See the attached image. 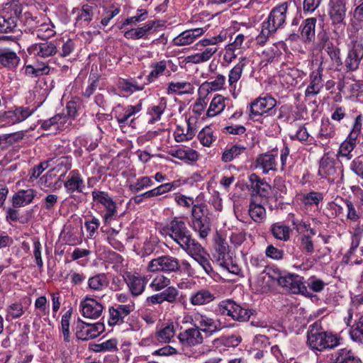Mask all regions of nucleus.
Instances as JSON below:
<instances>
[{"label":"nucleus","mask_w":363,"mask_h":363,"mask_svg":"<svg viewBox=\"0 0 363 363\" xmlns=\"http://www.w3.org/2000/svg\"><path fill=\"white\" fill-rule=\"evenodd\" d=\"M287 10L286 2L272 9L267 18L262 23L261 30L256 37V42L258 45H264L268 39L283 26L286 21Z\"/></svg>","instance_id":"1"},{"label":"nucleus","mask_w":363,"mask_h":363,"mask_svg":"<svg viewBox=\"0 0 363 363\" xmlns=\"http://www.w3.org/2000/svg\"><path fill=\"white\" fill-rule=\"evenodd\" d=\"M161 232L163 235L169 236L184 250H187L197 241L193 238L191 231L185 222L179 217H174L169 223L164 226Z\"/></svg>","instance_id":"2"},{"label":"nucleus","mask_w":363,"mask_h":363,"mask_svg":"<svg viewBox=\"0 0 363 363\" xmlns=\"http://www.w3.org/2000/svg\"><path fill=\"white\" fill-rule=\"evenodd\" d=\"M22 13L21 4L16 1L2 5L0 10V33L14 32Z\"/></svg>","instance_id":"3"},{"label":"nucleus","mask_w":363,"mask_h":363,"mask_svg":"<svg viewBox=\"0 0 363 363\" xmlns=\"http://www.w3.org/2000/svg\"><path fill=\"white\" fill-rule=\"evenodd\" d=\"M206 210L204 203L194 205L191 208V228L201 239L206 238L211 231V219L206 213Z\"/></svg>","instance_id":"4"},{"label":"nucleus","mask_w":363,"mask_h":363,"mask_svg":"<svg viewBox=\"0 0 363 363\" xmlns=\"http://www.w3.org/2000/svg\"><path fill=\"white\" fill-rule=\"evenodd\" d=\"M308 344L313 350L323 351L332 349L340 345V338L325 331L315 330L312 328L308 333Z\"/></svg>","instance_id":"5"},{"label":"nucleus","mask_w":363,"mask_h":363,"mask_svg":"<svg viewBox=\"0 0 363 363\" xmlns=\"http://www.w3.org/2000/svg\"><path fill=\"white\" fill-rule=\"evenodd\" d=\"M273 273L277 276L275 277L272 275L270 269L267 272V274L269 277L276 279L279 285L285 288L286 291L294 294H305L308 292L302 277L292 274L281 276L279 272H277L275 271H273Z\"/></svg>","instance_id":"6"},{"label":"nucleus","mask_w":363,"mask_h":363,"mask_svg":"<svg viewBox=\"0 0 363 363\" xmlns=\"http://www.w3.org/2000/svg\"><path fill=\"white\" fill-rule=\"evenodd\" d=\"M149 272L178 273L181 272L179 260L171 255H162L150 260L147 266Z\"/></svg>","instance_id":"7"},{"label":"nucleus","mask_w":363,"mask_h":363,"mask_svg":"<svg viewBox=\"0 0 363 363\" xmlns=\"http://www.w3.org/2000/svg\"><path fill=\"white\" fill-rule=\"evenodd\" d=\"M218 307L221 315L230 317L238 322L247 321L252 314L251 311L241 307L231 299L220 301Z\"/></svg>","instance_id":"8"},{"label":"nucleus","mask_w":363,"mask_h":363,"mask_svg":"<svg viewBox=\"0 0 363 363\" xmlns=\"http://www.w3.org/2000/svg\"><path fill=\"white\" fill-rule=\"evenodd\" d=\"M191 321L194 326H196L201 333L203 332L206 336H211L222 328L219 319L199 312L194 314Z\"/></svg>","instance_id":"9"},{"label":"nucleus","mask_w":363,"mask_h":363,"mask_svg":"<svg viewBox=\"0 0 363 363\" xmlns=\"http://www.w3.org/2000/svg\"><path fill=\"white\" fill-rule=\"evenodd\" d=\"M105 330L104 323H86L78 320L76 326V336L78 339L86 341L99 336Z\"/></svg>","instance_id":"10"},{"label":"nucleus","mask_w":363,"mask_h":363,"mask_svg":"<svg viewBox=\"0 0 363 363\" xmlns=\"http://www.w3.org/2000/svg\"><path fill=\"white\" fill-rule=\"evenodd\" d=\"M276 105L277 100L272 96L268 94L259 96L250 104V117L255 119L257 116L269 113Z\"/></svg>","instance_id":"11"},{"label":"nucleus","mask_w":363,"mask_h":363,"mask_svg":"<svg viewBox=\"0 0 363 363\" xmlns=\"http://www.w3.org/2000/svg\"><path fill=\"white\" fill-rule=\"evenodd\" d=\"M93 199L97 203L101 204L106 210V213L104 216V222L106 223L110 222L113 217L116 214V204L108 195L107 192L94 190L91 192Z\"/></svg>","instance_id":"12"},{"label":"nucleus","mask_w":363,"mask_h":363,"mask_svg":"<svg viewBox=\"0 0 363 363\" xmlns=\"http://www.w3.org/2000/svg\"><path fill=\"white\" fill-rule=\"evenodd\" d=\"M135 310V303L130 301L125 304H117L109 308V318L108 323L110 326L121 324L124 318Z\"/></svg>","instance_id":"13"},{"label":"nucleus","mask_w":363,"mask_h":363,"mask_svg":"<svg viewBox=\"0 0 363 363\" xmlns=\"http://www.w3.org/2000/svg\"><path fill=\"white\" fill-rule=\"evenodd\" d=\"M247 188L252 196L267 197L271 190V186L255 173L248 177Z\"/></svg>","instance_id":"14"},{"label":"nucleus","mask_w":363,"mask_h":363,"mask_svg":"<svg viewBox=\"0 0 363 363\" xmlns=\"http://www.w3.org/2000/svg\"><path fill=\"white\" fill-rule=\"evenodd\" d=\"M185 252L202 267L207 274L210 275L213 272V267L208 260V255L198 242L192 245Z\"/></svg>","instance_id":"15"},{"label":"nucleus","mask_w":363,"mask_h":363,"mask_svg":"<svg viewBox=\"0 0 363 363\" xmlns=\"http://www.w3.org/2000/svg\"><path fill=\"white\" fill-rule=\"evenodd\" d=\"M363 58V45L354 43L349 50L347 57L344 60V65L347 72L356 71Z\"/></svg>","instance_id":"16"},{"label":"nucleus","mask_w":363,"mask_h":363,"mask_svg":"<svg viewBox=\"0 0 363 363\" xmlns=\"http://www.w3.org/2000/svg\"><path fill=\"white\" fill-rule=\"evenodd\" d=\"M82 315L86 318L96 319L99 318L104 311V306L96 300L86 297L79 304Z\"/></svg>","instance_id":"17"},{"label":"nucleus","mask_w":363,"mask_h":363,"mask_svg":"<svg viewBox=\"0 0 363 363\" xmlns=\"http://www.w3.org/2000/svg\"><path fill=\"white\" fill-rule=\"evenodd\" d=\"M57 45L52 41L35 43L30 45L28 52L35 57L46 59L55 56L57 52Z\"/></svg>","instance_id":"18"},{"label":"nucleus","mask_w":363,"mask_h":363,"mask_svg":"<svg viewBox=\"0 0 363 363\" xmlns=\"http://www.w3.org/2000/svg\"><path fill=\"white\" fill-rule=\"evenodd\" d=\"M178 338L184 347H191L200 345L203 341V335L200 330L194 326L181 332Z\"/></svg>","instance_id":"19"},{"label":"nucleus","mask_w":363,"mask_h":363,"mask_svg":"<svg viewBox=\"0 0 363 363\" xmlns=\"http://www.w3.org/2000/svg\"><path fill=\"white\" fill-rule=\"evenodd\" d=\"M328 6V15L332 23H342L346 16V0H330Z\"/></svg>","instance_id":"20"},{"label":"nucleus","mask_w":363,"mask_h":363,"mask_svg":"<svg viewBox=\"0 0 363 363\" xmlns=\"http://www.w3.org/2000/svg\"><path fill=\"white\" fill-rule=\"evenodd\" d=\"M304 75L303 72L294 67L282 69L279 74L281 82L292 86L298 84Z\"/></svg>","instance_id":"21"},{"label":"nucleus","mask_w":363,"mask_h":363,"mask_svg":"<svg viewBox=\"0 0 363 363\" xmlns=\"http://www.w3.org/2000/svg\"><path fill=\"white\" fill-rule=\"evenodd\" d=\"M322 72L323 69L318 68L310 74V84L306 89V96H315L320 93L323 86Z\"/></svg>","instance_id":"22"},{"label":"nucleus","mask_w":363,"mask_h":363,"mask_svg":"<svg viewBox=\"0 0 363 363\" xmlns=\"http://www.w3.org/2000/svg\"><path fill=\"white\" fill-rule=\"evenodd\" d=\"M257 168L262 170L265 174H268L270 171H277V161L275 156L272 154L264 153L259 155L255 161Z\"/></svg>","instance_id":"23"},{"label":"nucleus","mask_w":363,"mask_h":363,"mask_svg":"<svg viewBox=\"0 0 363 363\" xmlns=\"http://www.w3.org/2000/svg\"><path fill=\"white\" fill-rule=\"evenodd\" d=\"M247 60L245 57H240L237 65L230 70L228 81L231 91H235L237 83L241 78L243 69L247 65Z\"/></svg>","instance_id":"24"},{"label":"nucleus","mask_w":363,"mask_h":363,"mask_svg":"<svg viewBox=\"0 0 363 363\" xmlns=\"http://www.w3.org/2000/svg\"><path fill=\"white\" fill-rule=\"evenodd\" d=\"M172 64L171 60H160L150 64V68L151 71L147 76V82L145 84H149L154 82L158 77L162 76L167 69L168 65Z\"/></svg>","instance_id":"25"},{"label":"nucleus","mask_w":363,"mask_h":363,"mask_svg":"<svg viewBox=\"0 0 363 363\" xmlns=\"http://www.w3.org/2000/svg\"><path fill=\"white\" fill-rule=\"evenodd\" d=\"M65 187L69 194L82 192L84 184L81 174L77 171H72L65 183Z\"/></svg>","instance_id":"26"},{"label":"nucleus","mask_w":363,"mask_h":363,"mask_svg":"<svg viewBox=\"0 0 363 363\" xmlns=\"http://www.w3.org/2000/svg\"><path fill=\"white\" fill-rule=\"evenodd\" d=\"M316 21L315 18H308L300 26L301 37L305 43H311L315 40Z\"/></svg>","instance_id":"27"},{"label":"nucleus","mask_w":363,"mask_h":363,"mask_svg":"<svg viewBox=\"0 0 363 363\" xmlns=\"http://www.w3.org/2000/svg\"><path fill=\"white\" fill-rule=\"evenodd\" d=\"M21 61L17 54L10 49H0V65L13 69L17 67Z\"/></svg>","instance_id":"28"},{"label":"nucleus","mask_w":363,"mask_h":363,"mask_svg":"<svg viewBox=\"0 0 363 363\" xmlns=\"http://www.w3.org/2000/svg\"><path fill=\"white\" fill-rule=\"evenodd\" d=\"M215 298L214 294L210 290L202 289L193 293L189 298V301L193 306H203L212 302Z\"/></svg>","instance_id":"29"},{"label":"nucleus","mask_w":363,"mask_h":363,"mask_svg":"<svg viewBox=\"0 0 363 363\" xmlns=\"http://www.w3.org/2000/svg\"><path fill=\"white\" fill-rule=\"evenodd\" d=\"M128 289L133 296L140 295L145 289L147 280L145 277L129 275L126 281Z\"/></svg>","instance_id":"30"},{"label":"nucleus","mask_w":363,"mask_h":363,"mask_svg":"<svg viewBox=\"0 0 363 363\" xmlns=\"http://www.w3.org/2000/svg\"><path fill=\"white\" fill-rule=\"evenodd\" d=\"M333 363H362V361L351 350L343 348L333 355Z\"/></svg>","instance_id":"31"},{"label":"nucleus","mask_w":363,"mask_h":363,"mask_svg":"<svg viewBox=\"0 0 363 363\" xmlns=\"http://www.w3.org/2000/svg\"><path fill=\"white\" fill-rule=\"evenodd\" d=\"M156 25L155 21L147 22L143 26L137 28L130 29L124 33L127 39H140L145 36Z\"/></svg>","instance_id":"32"},{"label":"nucleus","mask_w":363,"mask_h":363,"mask_svg":"<svg viewBox=\"0 0 363 363\" xmlns=\"http://www.w3.org/2000/svg\"><path fill=\"white\" fill-rule=\"evenodd\" d=\"M335 160L325 155L320 161L319 174L323 177H335L337 173Z\"/></svg>","instance_id":"33"},{"label":"nucleus","mask_w":363,"mask_h":363,"mask_svg":"<svg viewBox=\"0 0 363 363\" xmlns=\"http://www.w3.org/2000/svg\"><path fill=\"white\" fill-rule=\"evenodd\" d=\"M34 197L33 189L21 190L13 196V205L16 207L26 206L32 202Z\"/></svg>","instance_id":"34"},{"label":"nucleus","mask_w":363,"mask_h":363,"mask_svg":"<svg viewBox=\"0 0 363 363\" xmlns=\"http://www.w3.org/2000/svg\"><path fill=\"white\" fill-rule=\"evenodd\" d=\"M216 47L206 48L203 52L189 55L186 57V62L193 64H200L208 61L217 52Z\"/></svg>","instance_id":"35"},{"label":"nucleus","mask_w":363,"mask_h":363,"mask_svg":"<svg viewBox=\"0 0 363 363\" xmlns=\"http://www.w3.org/2000/svg\"><path fill=\"white\" fill-rule=\"evenodd\" d=\"M175 335V329L173 323L162 325L155 333V339L161 343H168Z\"/></svg>","instance_id":"36"},{"label":"nucleus","mask_w":363,"mask_h":363,"mask_svg":"<svg viewBox=\"0 0 363 363\" xmlns=\"http://www.w3.org/2000/svg\"><path fill=\"white\" fill-rule=\"evenodd\" d=\"M225 98L221 95H217L211 100L206 112L207 117H213L220 113L225 107Z\"/></svg>","instance_id":"37"},{"label":"nucleus","mask_w":363,"mask_h":363,"mask_svg":"<svg viewBox=\"0 0 363 363\" xmlns=\"http://www.w3.org/2000/svg\"><path fill=\"white\" fill-rule=\"evenodd\" d=\"M194 86L188 82H170L167 88V94L178 93L179 94H192Z\"/></svg>","instance_id":"38"},{"label":"nucleus","mask_w":363,"mask_h":363,"mask_svg":"<svg viewBox=\"0 0 363 363\" xmlns=\"http://www.w3.org/2000/svg\"><path fill=\"white\" fill-rule=\"evenodd\" d=\"M245 152L246 147L245 146L236 144L226 149L223 152L221 159L224 162H230Z\"/></svg>","instance_id":"39"},{"label":"nucleus","mask_w":363,"mask_h":363,"mask_svg":"<svg viewBox=\"0 0 363 363\" xmlns=\"http://www.w3.org/2000/svg\"><path fill=\"white\" fill-rule=\"evenodd\" d=\"M109 284L108 279L104 274H98L88 279V286L94 291H101Z\"/></svg>","instance_id":"40"},{"label":"nucleus","mask_w":363,"mask_h":363,"mask_svg":"<svg viewBox=\"0 0 363 363\" xmlns=\"http://www.w3.org/2000/svg\"><path fill=\"white\" fill-rule=\"evenodd\" d=\"M169 155L179 160L191 162L196 161L198 158L196 151L191 148L172 150Z\"/></svg>","instance_id":"41"},{"label":"nucleus","mask_w":363,"mask_h":363,"mask_svg":"<svg viewBox=\"0 0 363 363\" xmlns=\"http://www.w3.org/2000/svg\"><path fill=\"white\" fill-rule=\"evenodd\" d=\"M24 74L30 77L36 78L42 75H47L50 74V67L43 64L41 67H35L31 65H26L23 67Z\"/></svg>","instance_id":"42"},{"label":"nucleus","mask_w":363,"mask_h":363,"mask_svg":"<svg viewBox=\"0 0 363 363\" xmlns=\"http://www.w3.org/2000/svg\"><path fill=\"white\" fill-rule=\"evenodd\" d=\"M152 185L153 182L151 178L144 176L139 177L134 183L129 184L128 189L133 193H138Z\"/></svg>","instance_id":"43"},{"label":"nucleus","mask_w":363,"mask_h":363,"mask_svg":"<svg viewBox=\"0 0 363 363\" xmlns=\"http://www.w3.org/2000/svg\"><path fill=\"white\" fill-rule=\"evenodd\" d=\"M32 113L33 111L28 108L19 107L13 111H9L6 115L8 118L13 121V123H16L26 120Z\"/></svg>","instance_id":"44"},{"label":"nucleus","mask_w":363,"mask_h":363,"mask_svg":"<svg viewBox=\"0 0 363 363\" xmlns=\"http://www.w3.org/2000/svg\"><path fill=\"white\" fill-rule=\"evenodd\" d=\"M271 231L277 240L287 241L290 238L291 229L286 225L275 223L272 226Z\"/></svg>","instance_id":"45"},{"label":"nucleus","mask_w":363,"mask_h":363,"mask_svg":"<svg viewBox=\"0 0 363 363\" xmlns=\"http://www.w3.org/2000/svg\"><path fill=\"white\" fill-rule=\"evenodd\" d=\"M299 249L303 253L312 255L315 251V242L311 235H302L299 238Z\"/></svg>","instance_id":"46"},{"label":"nucleus","mask_w":363,"mask_h":363,"mask_svg":"<svg viewBox=\"0 0 363 363\" xmlns=\"http://www.w3.org/2000/svg\"><path fill=\"white\" fill-rule=\"evenodd\" d=\"M249 215L254 221L259 223L265 218L266 211L262 206L251 201L249 206Z\"/></svg>","instance_id":"47"},{"label":"nucleus","mask_w":363,"mask_h":363,"mask_svg":"<svg viewBox=\"0 0 363 363\" xmlns=\"http://www.w3.org/2000/svg\"><path fill=\"white\" fill-rule=\"evenodd\" d=\"M350 335L352 340L363 343V315L352 326Z\"/></svg>","instance_id":"48"},{"label":"nucleus","mask_w":363,"mask_h":363,"mask_svg":"<svg viewBox=\"0 0 363 363\" xmlns=\"http://www.w3.org/2000/svg\"><path fill=\"white\" fill-rule=\"evenodd\" d=\"M170 283L171 281L169 278L163 274H157L152 280L150 287L154 291H160L168 286Z\"/></svg>","instance_id":"49"},{"label":"nucleus","mask_w":363,"mask_h":363,"mask_svg":"<svg viewBox=\"0 0 363 363\" xmlns=\"http://www.w3.org/2000/svg\"><path fill=\"white\" fill-rule=\"evenodd\" d=\"M225 83V77L223 74H218L214 80L203 82L201 87L206 88L207 90L219 91L223 88Z\"/></svg>","instance_id":"50"},{"label":"nucleus","mask_w":363,"mask_h":363,"mask_svg":"<svg viewBox=\"0 0 363 363\" xmlns=\"http://www.w3.org/2000/svg\"><path fill=\"white\" fill-rule=\"evenodd\" d=\"M323 49L328 53L331 61L337 67L343 64L340 57V50L337 47L335 46L333 43L328 44L327 47Z\"/></svg>","instance_id":"51"},{"label":"nucleus","mask_w":363,"mask_h":363,"mask_svg":"<svg viewBox=\"0 0 363 363\" xmlns=\"http://www.w3.org/2000/svg\"><path fill=\"white\" fill-rule=\"evenodd\" d=\"M66 122V116L60 114H57L53 117L43 121L41 124V127L44 130H48L51 126L56 125L57 128H59Z\"/></svg>","instance_id":"52"},{"label":"nucleus","mask_w":363,"mask_h":363,"mask_svg":"<svg viewBox=\"0 0 363 363\" xmlns=\"http://www.w3.org/2000/svg\"><path fill=\"white\" fill-rule=\"evenodd\" d=\"M323 196L321 193L311 191L303 195L302 201L306 206H318V203L323 201Z\"/></svg>","instance_id":"53"},{"label":"nucleus","mask_w":363,"mask_h":363,"mask_svg":"<svg viewBox=\"0 0 363 363\" xmlns=\"http://www.w3.org/2000/svg\"><path fill=\"white\" fill-rule=\"evenodd\" d=\"M72 315L71 310L67 311L61 319V328L64 340L67 342H69V320Z\"/></svg>","instance_id":"54"},{"label":"nucleus","mask_w":363,"mask_h":363,"mask_svg":"<svg viewBox=\"0 0 363 363\" xmlns=\"http://www.w3.org/2000/svg\"><path fill=\"white\" fill-rule=\"evenodd\" d=\"M335 134V131L333 125L328 121H323L318 133V137L329 140L333 138Z\"/></svg>","instance_id":"55"},{"label":"nucleus","mask_w":363,"mask_h":363,"mask_svg":"<svg viewBox=\"0 0 363 363\" xmlns=\"http://www.w3.org/2000/svg\"><path fill=\"white\" fill-rule=\"evenodd\" d=\"M194 42L189 30L182 32L173 40V43L177 46L189 45Z\"/></svg>","instance_id":"56"},{"label":"nucleus","mask_w":363,"mask_h":363,"mask_svg":"<svg viewBox=\"0 0 363 363\" xmlns=\"http://www.w3.org/2000/svg\"><path fill=\"white\" fill-rule=\"evenodd\" d=\"M93 16V11L91 6L89 5L83 6L81 11L77 16V21L84 26L88 25Z\"/></svg>","instance_id":"57"},{"label":"nucleus","mask_w":363,"mask_h":363,"mask_svg":"<svg viewBox=\"0 0 363 363\" xmlns=\"http://www.w3.org/2000/svg\"><path fill=\"white\" fill-rule=\"evenodd\" d=\"M167 108V99L164 97H162L158 101V104L153 106L151 108V114L154 116V119L159 120L161 118V116L164 113V110Z\"/></svg>","instance_id":"58"},{"label":"nucleus","mask_w":363,"mask_h":363,"mask_svg":"<svg viewBox=\"0 0 363 363\" xmlns=\"http://www.w3.org/2000/svg\"><path fill=\"white\" fill-rule=\"evenodd\" d=\"M164 301L174 303L178 297L179 291L174 286H168L161 292Z\"/></svg>","instance_id":"59"},{"label":"nucleus","mask_w":363,"mask_h":363,"mask_svg":"<svg viewBox=\"0 0 363 363\" xmlns=\"http://www.w3.org/2000/svg\"><path fill=\"white\" fill-rule=\"evenodd\" d=\"M355 147L354 143H351L348 141H344L341 143L339 151L337 153V156L345 157L348 160L352 158L351 152Z\"/></svg>","instance_id":"60"},{"label":"nucleus","mask_w":363,"mask_h":363,"mask_svg":"<svg viewBox=\"0 0 363 363\" xmlns=\"http://www.w3.org/2000/svg\"><path fill=\"white\" fill-rule=\"evenodd\" d=\"M265 255L270 259L281 260L284 257V251L270 245L266 248Z\"/></svg>","instance_id":"61"},{"label":"nucleus","mask_w":363,"mask_h":363,"mask_svg":"<svg viewBox=\"0 0 363 363\" xmlns=\"http://www.w3.org/2000/svg\"><path fill=\"white\" fill-rule=\"evenodd\" d=\"M7 312L9 316L16 319L20 318L23 314L24 311L21 303H14L9 306Z\"/></svg>","instance_id":"62"},{"label":"nucleus","mask_w":363,"mask_h":363,"mask_svg":"<svg viewBox=\"0 0 363 363\" xmlns=\"http://www.w3.org/2000/svg\"><path fill=\"white\" fill-rule=\"evenodd\" d=\"M121 88L127 92L133 93L136 91H142L144 89L145 85H138L136 82H129L123 80L121 82Z\"/></svg>","instance_id":"63"},{"label":"nucleus","mask_w":363,"mask_h":363,"mask_svg":"<svg viewBox=\"0 0 363 363\" xmlns=\"http://www.w3.org/2000/svg\"><path fill=\"white\" fill-rule=\"evenodd\" d=\"M36 35L39 39L48 40L54 35L55 31L48 25H42L40 28L36 30Z\"/></svg>","instance_id":"64"}]
</instances>
